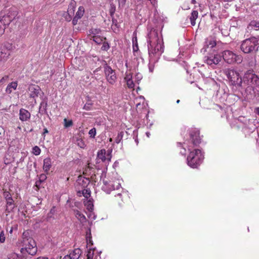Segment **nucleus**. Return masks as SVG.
I'll return each mask as SVG.
<instances>
[{"label": "nucleus", "mask_w": 259, "mask_h": 259, "mask_svg": "<svg viewBox=\"0 0 259 259\" xmlns=\"http://www.w3.org/2000/svg\"><path fill=\"white\" fill-rule=\"evenodd\" d=\"M147 43L149 56L159 58L164 48L161 34L152 29L147 35Z\"/></svg>", "instance_id": "1"}, {"label": "nucleus", "mask_w": 259, "mask_h": 259, "mask_svg": "<svg viewBox=\"0 0 259 259\" xmlns=\"http://www.w3.org/2000/svg\"><path fill=\"white\" fill-rule=\"evenodd\" d=\"M240 50L244 54H255L259 48V36H251L242 41Z\"/></svg>", "instance_id": "2"}, {"label": "nucleus", "mask_w": 259, "mask_h": 259, "mask_svg": "<svg viewBox=\"0 0 259 259\" xmlns=\"http://www.w3.org/2000/svg\"><path fill=\"white\" fill-rule=\"evenodd\" d=\"M28 232H24L22 235V243L25 247L22 248L20 250L21 253L24 255L27 252L29 254L34 255L37 252V247L35 241L31 237H28Z\"/></svg>", "instance_id": "3"}, {"label": "nucleus", "mask_w": 259, "mask_h": 259, "mask_svg": "<svg viewBox=\"0 0 259 259\" xmlns=\"http://www.w3.org/2000/svg\"><path fill=\"white\" fill-rule=\"evenodd\" d=\"M18 11L15 8H11L8 12L3 16H0V35L4 32L6 26L16 19Z\"/></svg>", "instance_id": "4"}, {"label": "nucleus", "mask_w": 259, "mask_h": 259, "mask_svg": "<svg viewBox=\"0 0 259 259\" xmlns=\"http://www.w3.org/2000/svg\"><path fill=\"white\" fill-rule=\"evenodd\" d=\"M203 156L201 151L199 149H195L191 151L187 157V164L192 168H196L202 162Z\"/></svg>", "instance_id": "5"}, {"label": "nucleus", "mask_w": 259, "mask_h": 259, "mask_svg": "<svg viewBox=\"0 0 259 259\" xmlns=\"http://www.w3.org/2000/svg\"><path fill=\"white\" fill-rule=\"evenodd\" d=\"M225 74L231 85L241 87L242 79L238 72L234 69H228L225 71Z\"/></svg>", "instance_id": "6"}, {"label": "nucleus", "mask_w": 259, "mask_h": 259, "mask_svg": "<svg viewBox=\"0 0 259 259\" xmlns=\"http://www.w3.org/2000/svg\"><path fill=\"white\" fill-rule=\"evenodd\" d=\"M222 57L224 61L228 64L234 63H241L243 60V57L240 55H236L231 51L226 50L222 53Z\"/></svg>", "instance_id": "7"}, {"label": "nucleus", "mask_w": 259, "mask_h": 259, "mask_svg": "<svg viewBox=\"0 0 259 259\" xmlns=\"http://www.w3.org/2000/svg\"><path fill=\"white\" fill-rule=\"evenodd\" d=\"M243 81L248 85H253L259 88V77L256 75L253 70H247L243 76Z\"/></svg>", "instance_id": "8"}, {"label": "nucleus", "mask_w": 259, "mask_h": 259, "mask_svg": "<svg viewBox=\"0 0 259 259\" xmlns=\"http://www.w3.org/2000/svg\"><path fill=\"white\" fill-rule=\"evenodd\" d=\"M104 70L107 81L111 85H114L117 81V76L114 70L106 63L104 65Z\"/></svg>", "instance_id": "9"}, {"label": "nucleus", "mask_w": 259, "mask_h": 259, "mask_svg": "<svg viewBox=\"0 0 259 259\" xmlns=\"http://www.w3.org/2000/svg\"><path fill=\"white\" fill-rule=\"evenodd\" d=\"M121 187V185L118 180L106 181L103 180V185L102 189L107 194H109L112 190L118 189Z\"/></svg>", "instance_id": "10"}, {"label": "nucleus", "mask_w": 259, "mask_h": 259, "mask_svg": "<svg viewBox=\"0 0 259 259\" xmlns=\"http://www.w3.org/2000/svg\"><path fill=\"white\" fill-rule=\"evenodd\" d=\"M222 56L218 54H211L205 57V61L207 65L214 67L221 62Z\"/></svg>", "instance_id": "11"}, {"label": "nucleus", "mask_w": 259, "mask_h": 259, "mask_svg": "<svg viewBox=\"0 0 259 259\" xmlns=\"http://www.w3.org/2000/svg\"><path fill=\"white\" fill-rule=\"evenodd\" d=\"M3 196L7 201V208L6 211L8 212H10L13 209L14 200L12 197V195L8 191H5L3 193Z\"/></svg>", "instance_id": "12"}, {"label": "nucleus", "mask_w": 259, "mask_h": 259, "mask_svg": "<svg viewBox=\"0 0 259 259\" xmlns=\"http://www.w3.org/2000/svg\"><path fill=\"white\" fill-rule=\"evenodd\" d=\"M199 135V131L196 129L192 130L190 132V138L192 140V142L194 146H197L201 142V139Z\"/></svg>", "instance_id": "13"}, {"label": "nucleus", "mask_w": 259, "mask_h": 259, "mask_svg": "<svg viewBox=\"0 0 259 259\" xmlns=\"http://www.w3.org/2000/svg\"><path fill=\"white\" fill-rule=\"evenodd\" d=\"M75 9V4L74 2H71L68 8L67 12L64 14L65 19L68 22H70L72 19V16L74 14Z\"/></svg>", "instance_id": "14"}, {"label": "nucleus", "mask_w": 259, "mask_h": 259, "mask_svg": "<svg viewBox=\"0 0 259 259\" xmlns=\"http://www.w3.org/2000/svg\"><path fill=\"white\" fill-rule=\"evenodd\" d=\"M84 13V9L83 7L80 6L76 13L75 16L72 20V23L73 26L76 25L77 24L78 20L83 16Z\"/></svg>", "instance_id": "15"}, {"label": "nucleus", "mask_w": 259, "mask_h": 259, "mask_svg": "<svg viewBox=\"0 0 259 259\" xmlns=\"http://www.w3.org/2000/svg\"><path fill=\"white\" fill-rule=\"evenodd\" d=\"M31 116L30 113L27 110L21 108L19 110V119L22 121L28 120Z\"/></svg>", "instance_id": "16"}, {"label": "nucleus", "mask_w": 259, "mask_h": 259, "mask_svg": "<svg viewBox=\"0 0 259 259\" xmlns=\"http://www.w3.org/2000/svg\"><path fill=\"white\" fill-rule=\"evenodd\" d=\"M28 90L30 92V97L34 98L36 97H38L40 91V89L38 86L32 85L29 87Z\"/></svg>", "instance_id": "17"}, {"label": "nucleus", "mask_w": 259, "mask_h": 259, "mask_svg": "<svg viewBox=\"0 0 259 259\" xmlns=\"http://www.w3.org/2000/svg\"><path fill=\"white\" fill-rule=\"evenodd\" d=\"M124 80L126 82L128 88L133 89L135 87V83L133 79L132 74L131 73L126 72L124 76Z\"/></svg>", "instance_id": "18"}, {"label": "nucleus", "mask_w": 259, "mask_h": 259, "mask_svg": "<svg viewBox=\"0 0 259 259\" xmlns=\"http://www.w3.org/2000/svg\"><path fill=\"white\" fill-rule=\"evenodd\" d=\"M102 34V30L100 28H91L89 30L88 36L90 39H92L95 36H98Z\"/></svg>", "instance_id": "19"}, {"label": "nucleus", "mask_w": 259, "mask_h": 259, "mask_svg": "<svg viewBox=\"0 0 259 259\" xmlns=\"http://www.w3.org/2000/svg\"><path fill=\"white\" fill-rule=\"evenodd\" d=\"M239 120L244 123L245 127L248 128L250 130H252L255 128L254 125H253L252 123H250V122H251V121L250 119H247L244 117H239Z\"/></svg>", "instance_id": "20"}, {"label": "nucleus", "mask_w": 259, "mask_h": 259, "mask_svg": "<svg viewBox=\"0 0 259 259\" xmlns=\"http://www.w3.org/2000/svg\"><path fill=\"white\" fill-rule=\"evenodd\" d=\"M77 183L79 185L83 188H86L90 183V180L89 178L85 177H79L77 180Z\"/></svg>", "instance_id": "21"}, {"label": "nucleus", "mask_w": 259, "mask_h": 259, "mask_svg": "<svg viewBox=\"0 0 259 259\" xmlns=\"http://www.w3.org/2000/svg\"><path fill=\"white\" fill-rule=\"evenodd\" d=\"M82 253V251L79 248H75L70 253L69 255L72 259H78Z\"/></svg>", "instance_id": "22"}, {"label": "nucleus", "mask_w": 259, "mask_h": 259, "mask_svg": "<svg viewBox=\"0 0 259 259\" xmlns=\"http://www.w3.org/2000/svg\"><path fill=\"white\" fill-rule=\"evenodd\" d=\"M17 85V81H13L9 83L6 89V92L7 94H10L13 90H16Z\"/></svg>", "instance_id": "23"}, {"label": "nucleus", "mask_w": 259, "mask_h": 259, "mask_svg": "<svg viewBox=\"0 0 259 259\" xmlns=\"http://www.w3.org/2000/svg\"><path fill=\"white\" fill-rule=\"evenodd\" d=\"M159 58H156L155 57L149 56V63L148 64V68L149 71L152 72L154 68V64L157 61Z\"/></svg>", "instance_id": "24"}, {"label": "nucleus", "mask_w": 259, "mask_h": 259, "mask_svg": "<svg viewBox=\"0 0 259 259\" xmlns=\"http://www.w3.org/2000/svg\"><path fill=\"white\" fill-rule=\"evenodd\" d=\"M52 166L51 160L50 158L44 160L43 169L45 172H48Z\"/></svg>", "instance_id": "25"}, {"label": "nucleus", "mask_w": 259, "mask_h": 259, "mask_svg": "<svg viewBox=\"0 0 259 259\" xmlns=\"http://www.w3.org/2000/svg\"><path fill=\"white\" fill-rule=\"evenodd\" d=\"M8 259H26L24 254H18L15 252H11L7 255Z\"/></svg>", "instance_id": "26"}, {"label": "nucleus", "mask_w": 259, "mask_h": 259, "mask_svg": "<svg viewBox=\"0 0 259 259\" xmlns=\"http://www.w3.org/2000/svg\"><path fill=\"white\" fill-rule=\"evenodd\" d=\"M47 102L46 101H42L39 107V113L41 114H45L47 113Z\"/></svg>", "instance_id": "27"}, {"label": "nucleus", "mask_w": 259, "mask_h": 259, "mask_svg": "<svg viewBox=\"0 0 259 259\" xmlns=\"http://www.w3.org/2000/svg\"><path fill=\"white\" fill-rule=\"evenodd\" d=\"M74 211L75 217L80 221V223H82L86 222L87 219L84 215L81 213L78 210H74Z\"/></svg>", "instance_id": "28"}, {"label": "nucleus", "mask_w": 259, "mask_h": 259, "mask_svg": "<svg viewBox=\"0 0 259 259\" xmlns=\"http://www.w3.org/2000/svg\"><path fill=\"white\" fill-rule=\"evenodd\" d=\"M97 159L98 160H101L102 162L106 161V150L105 149H101L98 152Z\"/></svg>", "instance_id": "29"}, {"label": "nucleus", "mask_w": 259, "mask_h": 259, "mask_svg": "<svg viewBox=\"0 0 259 259\" xmlns=\"http://www.w3.org/2000/svg\"><path fill=\"white\" fill-rule=\"evenodd\" d=\"M198 13L197 11L194 10L192 12L190 17L191 24L192 26H194L196 24L195 20L198 17Z\"/></svg>", "instance_id": "30"}, {"label": "nucleus", "mask_w": 259, "mask_h": 259, "mask_svg": "<svg viewBox=\"0 0 259 259\" xmlns=\"http://www.w3.org/2000/svg\"><path fill=\"white\" fill-rule=\"evenodd\" d=\"M84 205L85 206L87 209L90 211H92L93 210L94 204H93V200L92 199L87 200L84 201Z\"/></svg>", "instance_id": "31"}, {"label": "nucleus", "mask_w": 259, "mask_h": 259, "mask_svg": "<svg viewBox=\"0 0 259 259\" xmlns=\"http://www.w3.org/2000/svg\"><path fill=\"white\" fill-rule=\"evenodd\" d=\"M258 28H259V21H252L247 26V29L249 30H251L252 29L257 30Z\"/></svg>", "instance_id": "32"}, {"label": "nucleus", "mask_w": 259, "mask_h": 259, "mask_svg": "<svg viewBox=\"0 0 259 259\" xmlns=\"http://www.w3.org/2000/svg\"><path fill=\"white\" fill-rule=\"evenodd\" d=\"M205 44L208 47L213 48L216 45V42L211 38H207L206 39Z\"/></svg>", "instance_id": "33"}, {"label": "nucleus", "mask_w": 259, "mask_h": 259, "mask_svg": "<svg viewBox=\"0 0 259 259\" xmlns=\"http://www.w3.org/2000/svg\"><path fill=\"white\" fill-rule=\"evenodd\" d=\"M93 40L97 44L100 45L101 44L104 39H105V38L104 37L102 34L100 36H96L92 38Z\"/></svg>", "instance_id": "34"}, {"label": "nucleus", "mask_w": 259, "mask_h": 259, "mask_svg": "<svg viewBox=\"0 0 259 259\" xmlns=\"http://www.w3.org/2000/svg\"><path fill=\"white\" fill-rule=\"evenodd\" d=\"M112 24L111 25V28L114 31H115L119 27V25L117 20L114 18H112Z\"/></svg>", "instance_id": "35"}, {"label": "nucleus", "mask_w": 259, "mask_h": 259, "mask_svg": "<svg viewBox=\"0 0 259 259\" xmlns=\"http://www.w3.org/2000/svg\"><path fill=\"white\" fill-rule=\"evenodd\" d=\"M76 143L81 148L83 149L86 147L85 142L81 138L77 139Z\"/></svg>", "instance_id": "36"}, {"label": "nucleus", "mask_w": 259, "mask_h": 259, "mask_svg": "<svg viewBox=\"0 0 259 259\" xmlns=\"http://www.w3.org/2000/svg\"><path fill=\"white\" fill-rule=\"evenodd\" d=\"M86 240L88 244L90 243L91 245H93V241L91 240V231L90 229H89L87 232Z\"/></svg>", "instance_id": "37"}, {"label": "nucleus", "mask_w": 259, "mask_h": 259, "mask_svg": "<svg viewBox=\"0 0 259 259\" xmlns=\"http://www.w3.org/2000/svg\"><path fill=\"white\" fill-rule=\"evenodd\" d=\"M73 125V122L71 120H67L66 118L64 119V126L65 128L71 126Z\"/></svg>", "instance_id": "38"}, {"label": "nucleus", "mask_w": 259, "mask_h": 259, "mask_svg": "<svg viewBox=\"0 0 259 259\" xmlns=\"http://www.w3.org/2000/svg\"><path fill=\"white\" fill-rule=\"evenodd\" d=\"M89 134L90 135V138H95L96 135V129L95 127L91 129L89 132Z\"/></svg>", "instance_id": "39"}, {"label": "nucleus", "mask_w": 259, "mask_h": 259, "mask_svg": "<svg viewBox=\"0 0 259 259\" xmlns=\"http://www.w3.org/2000/svg\"><path fill=\"white\" fill-rule=\"evenodd\" d=\"M123 132H120L118 134L117 137L115 138V142L117 144H118L121 142V141L122 139V137H123Z\"/></svg>", "instance_id": "40"}, {"label": "nucleus", "mask_w": 259, "mask_h": 259, "mask_svg": "<svg viewBox=\"0 0 259 259\" xmlns=\"http://www.w3.org/2000/svg\"><path fill=\"white\" fill-rule=\"evenodd\" d=\"M82 195L84 197L88 198L89 197H90L91 191L88 189H84L82 190Z\"/></svg>", "instance_id": "41"}, {"label": "nucleus", "mask_w": 259, "mask_h": 259, "mask_svg": "<svg viewBox=\"0 0 259 259\" xmlns=\"http://www.w3.org/2000/svg\"><path fill=\"white\" fill-rule=\"evenodd\" d=\"M32 152L35 155H38L40 154L41 150L38 146H35L32 149Z\"/></svg>", "instance_id": "42"}, {"label": "nucleus", "mask_w": 259, "mask_h": 259, "mask_svg": "<svg viewBox=\"0 0 259 259\" xmlns=\"http://www.w3.org/2000/svg\"><path fill=\"white\" fill-rule=\"evenodd\" d=\"M94 255V250L90 249L88 251V253L87 255V259H93Z\"/></svg>", "instance_id": "43"}, {"label": "nucleus", "mask_w": 259, "mask_h": 259, "mask_svg": "<svg viewBox=\"0 0 259 259\" xmlns=\"http://www.w3.org/2000/svg\"><path fill=\"white\" fill-rule=\"evenodd\" d=\"M143 76L140 73H138L136 74L135 77V81L139 84V81L142 79Z\"/></svg>", "instance_id": "44"}, {"label": "nucleus", "mask_w": 259, "mask_h": 259, "mask_svg": "<svg viewBox=\"0 0 259 259\" xmlns=\"http://www.w3.org/2000/svg\"><path fill=\"white\" fill-rule=\"evenodd\" d=\"M6 237L4 231H2L0 233V242L4 243L5 241Z\"/></svg>", "instance_id": "45"}, {"label": "nucleus", "mask_w": 259, "mask_h": 259, "mask_svg": "<svg viewBox=\"0 0 259 259\" xmlns=\"http://www.w3.org/2000/svg\"><path fill=\"white\" fill-rule=\"evenodd\" d=\"M110 47L107 42H103L102 46L101 49L104 51H107L109 49Z\"/></svg>", "instance_id": "46"}, {"label": "nucleus", "mask_w": 259, "mask_h": 259, "mask_svg": "<svg viewBox=\"0 0 259 259\" xmlns=\"http://www.w3.org/2000/svg\"><path fill=\"white\" fill-rule=\"evenodd\" d=\"M92 104H91V103H86L84 105V106L83 107V109L85 110H90L92 109Z\"/></svg>", "instance_id": "47"}, {"label": "nucleus", "mask_w": 259, "mask_h": 259, "mask_svg": "<svg viewBox=\"0 0 259 259\" xmlns=\"http://www.w3.org/2000/svg\"><path fill=\"white\" fill-rule=\"evenodd\" d=\"M256 64V60L255 58H252L251 60L248 62V65L249 66L252 67L255 66Z\"/></svg>", "instance_id": "48"}, {"label": "nucleus", "mask_w": 259, "mask_h": 259, "mask_svg": "<svg viewBox=\"0 0 259 259\" xmlns=\"http://www.w3.org/2000/svg\"><path fill=\"white\" fill-rule=\"evenodd\" d=\"M47 179V176L45 174H41L39 177V180L44 182Z\"/></svg>", "instance_id": "49"}, {"label": "nucleus", "mask_w": 259, "mask_h": 259, "mask_svg": "<svg viewBox=\"0 0 259 259\" xmlns=\"http://www.w3.org/2000/svg\"><path fill=\"white\" fill-rule=\"evenodd\" d=\"M138 50V43L137 39H136V42L135 43L134 41L133 40V51L134 52L137 51Z\"/></svg>", "instance_id": "50"}, {"label": "nucleus", "mask_w": 259, "mask_h": 259, "mask_svg": "<svg viewBox=\"0 0 259 259\" xmlns=\"http://www.w3.org/2000/svg\"><path fill=\"white\" fill-rule=\"evenodd\" d=\"M9 76L8 75H6L4 76L1 80H0V84H3V83L5 82L8 79Z\"/></svg>", "instance_id": "51"}, {"label": "nucleus", "mask_w": 259, "mask_h": 259, "mask_svg": "<svg viewBox=\"0 0 259 259\" xmlns=\"http://www.w3.org/2000/svg\"><path fill=\"white\" fill-rule=\"evenodd\" d=\"M41 183L42 182L40 181H39V180L38 181H36L35 186V187H37V188L38 189H39Z\"/></svg>", "instance_id": "52"}, {"label": "nucleus", "mask_w": 259, "mask_h": 259, "mask_svg": "<svg viewBox=\"0 0 259 259\" xmlns=\"http://www.w3.org/2000/svg\"><path fill=\"white\" fill-rule=\"evenodd\" d=\"M48 133H49V131L47 130V128L46 127L44 128V132H43V133L42 134V136H44L45 137V136H46V134H48Z\"/></svg>", "instance_id": "53"}, {"label": "nucleus", "mask_w": 259, "mask_h": 259, "mask_svg": "<svg viewBox=\"0 0 259 259\" xmlns=\"http://www.w3.org/2000/svg\"><path fill=\"white\" fill-rule=\"evenodd\" d=\"M119 2V5H121L122 6L124 5L126 0H118Z\"/></svg>", "instance_id": "54"}, {"label": "nucleus", "mask_w": 259, "mask_h": 259, "mask_svg": "<svg viewBox=\"0 0 259 259\" xmlns=\"http://www.w3.org/2000/svg\"><path fill=\"white\" fill-rule=\"evenodd\" d=\"M254 90V88L252 86H248L246 89V92H248V91H253Z\"/></svg>", "instance_id": "55"}, {"label": "nucleus", "mask_w": 259, "mask_h": 259, "mask_svg": "<svg viewBox=\"0 0 259 259\" xmlns=\"http://www.w3.org/2000/svg\"><path fill=\"white\" fill-rule=\"evenodd\" d=\"M63 259H72L71 257H70V255H69V254H67L66 255H65Z\"/></svg>", "instance_id": "56"}, {"label": "nucleus", "mask_w": 259, "mask_h": 259, "mask_svg": "<svg viewBox=\"0 0 259 259\" xmlns=\"http://www.w3.org/2000/svg\"><path fill=\"white\" fill-rule=\"evenodd\" d=\"M34 259H48V258L46 256H39Z\"/></svg>", "instance_id": "57"}, {"label": "nucleus", "mask_w": 259, "mask_h": 259, "mask_svg": "<svg viewBox=\"0 0 259 259\" xmlns=\"http://www.w3.org/2000/svg\"><path fill=\"white\" fill-rule=\"evenodd\" d=\"M255 112L259 115V107L255 108Z\"/></svg>", "instance_id": "58"}, {"label": "nucleus", "mask_w": 259, "mask_h": 259, "mask_svg": "<svg viewBox=\"0 0 259 259\" xmlns=\"http://www.w3.org/2000/svg\"><path fill=\"white\" fill-rule=\"evenodd\" d=\"M183 9L184 10H188V9H189L190 8L187 6H185V5H184Z\"/></svg>", "instance_id": "59"}, {"label": "nucleus", "mask_w": 259, "mask_h": 259, "mask_svg": "<svg viewBox=\"0 0 259 259\" xmlns=\"http://www.w3.org/2000/svg\"><path fill=\"white\" fill-rule=\"evenodd\" d=\"M149 1H151L152 4H154L155 2V0H149Z\"/></svg>", "instance_id": "60"}, {"label": "nucleus", "mask_w": 259, "mask_h": 259, "mask_svg": "<svg viewBox=\"0 0 259 259\" xmlns=\"http://www.w3.org/2000/svg\"><path fill=\"white\" fill-rule=\"evenodd\" d=\"M177 144H178V146H180V147H181V145H182V143H178Z\"/></svg>", "instance_id": "61"}, {"label": "nucleus", "mask_w": 259, "mask_h": 259, "mask_svg": "<svg viewBox=\"0 0 259 259\" xmlns=\"http://www.w3.org/2000/svg\"><path fill=\"white\" fill-rule=\"evenodd\" d=\"M192 3L194 4L196 3V1L195 0H192Z\"/></svg>", "instance_id": "62"}, {"label": "nucleus", "mask_w": 259, "mask_h": 259, "mask_svg": "<svg viewBox=\"0 0 259 259\" xmlns=\"http://www.w3.org/2000/svg\"><path fill=\"white\" fill-rule=\"evenodd\" d=\"M99 68H97L96 69L95 71H94V72H97L98 70H99Z\"/></svg>", "instance_id": "63"}, {"label": "nucleus", "mask_w": 259, "mask_h": 259, "mask_svg": "<svg viewBox=\"0 0 259 259\" xmlns=\"http://www.w3.org/2000/svg\"><path fill=\"white\" fill-rule=\"evenodd\" d=\"M12 232H13V229H12V228H11V230H10V233H12Z\"/></svg>", "instance_id": "64"}]
</instances>
